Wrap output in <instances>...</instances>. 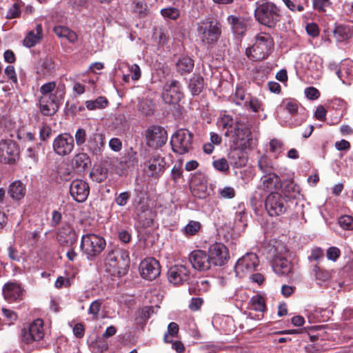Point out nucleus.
I'll return each mask as SVG.
<instances>
[{
	"instance_id": "c9c22d12",
	"label": "nucleus",
	"mask_w": 353,
	"mask_h": 353,
	"mask_svg": "<svg viewBox=\"0 0 353 353\" xmlns=\"http://www.w3.org/2000/svg\"><path fill=\"white\" fill-rule=\"evenodd\" d=\"M282 192L283 195H286L291 199V197H294L292 194L299 192V187L292 180H285L281 183Z\"/></svg>"
},
{
	"instance_id": "dca6fc26",
	"label": "nucleus",
	"mask_w": 353,
	"mask_h": 353,
	"mask_svg": "<svg viewBox=\"0 0 353 353\" xmlns=\"http://www.w3.org/2000/svg\"><path fill=\"white\" fill-rule=\"evenodd\" d=\"M160 264L154 258L144 259L139 265L141 276L147 280L152 281L160 274Z\"/></svg>"
},
{
	"instance_id": "864d4df0",
	"label": "nucleus",
	"mask_w": 353,
	"mask_h": 353,
	"mask_svg": "<svg viewBox=\"0 0 353 353\" xmlns=\"http://www.w3.org/2000/svg\"><path fill=\"white\" fill-rule=\"evenodd\" d=\"M127 65L128 68V71L132 74L131 79L133 81L139 80L140 79L141 74V69H140L139 66L135 63L132 64V65L127 64Z\"/></svg>"
},
{
	"instance_id": "de8ad7c7",
	"label": "nucleus",
	"mask_w": 353,
	"mask_h": 353,
	"mask_svg": "<svg viewBox=\"0 0 353 353\" xmlns=\"http://www.w3.org/2000/svg\"><path fill=\"white\" fill-rule=\"evenodd\" d=\"M339 224L344 230H352L353 217L348 215L342 216L339 219Z\"/></svg>"
},
{
	"instance_id": "20e7f679",
	"label": "nucleus",
	"mask_w": 353,
	"mask_h": 353,
	"mask_svg": "<svg viewBox=\"0 0 353 353\" xmlns=\"http://www.w3.org/2000/svg\"><path fill=\"white\" fill-rule=\"evenodd\" d=\"M197 32L203 45L212 48L221 35V25L217 21L205 19L197 25Z\"/></svg>"
},
{
	"instance_id": "a19ab883",
	"label": "nucleus",
	"mask_w": 353,
	"mask_h": 353,
	"mask_svg": "<svg viewBox=\"0 0 353 353\" xmlns=\"http://www.w3.org/2000/svg\"><path fill=\"white\" fill-rule=\"evenodd\" d=\"M201 225L199 221H190L182 230L187 236L195 235L201 229Z\"/></svg>"
},
{
	"instance_id": "ea45409f",
	"label": "nucleus",
	"mask_w": 353,
	"mask_h": 353,
	"mask_svg": "<svg viewBox=\"0 0 353 353\" xmlns=\"http://www.w3.org/2000/svg\"><path fill=\"white\" fill-rule=\"evenodd\" d=\"M90 175L92 181L101 183L107 178L108 171L107 169L98 166L91 171Z\"/></svg>"
},
{
	"instance_id": "6ab92c4d",
	"label": "nucleus",
	"mask_w": 353,
	"mask_h": 353,
	"mask_svg": "<svg viewBox=\"0 0 353 353\" xmlns=\"http://www.w3.org/2000/svg\"><path fill=\"white\" fill-rule=\"evenodd\" d=\"M90 188L88 184L81 179L74 180L70 186V193L74 200L82 203L86 200L89 195Z\"/></svg>"
},
{
	"instance_id": "1a4fd4ad",
	"label": "nucleus",
	"mask_w": 353,
	"mask_h": 353,
	"mask_svg": "<svg viewBox=\"0 0 353 353\" xmlns=\"http://www.w3.org/2000/svg\"><path fill=\"white\" fill-rule=\"evenodd\" d=\"M64 92L59 88L49 96H41L39 100L41 112L46 116L53 115L59 109V103L63 98Z\"/></svg>"
},
{
	"instance_id": "393cba45",
	"label": "nucleus",
	"mask_w": 353,
	"mask_h": 353,
	"mask_svg": "<svg viewBox=\"0 0 353 353\" xmlns=\"http://www.w3.org/2000/svg\"><path fill=\"white\" fill-rule=\"evenodd\" d=\"M261 188L264 191H272L281 188V181L278 175L274 173L270 172L261 179Z\"/></svg>"
},
{
	"instance_id": "6e6552de",
	"label": "nucleus",
	"mask_w": 353,
	"mask_h": 353,
	"mask_svg": "<svg viewBox=\"0 0 353 353\" xmlns=\"http://www.w3.org/2000/svg\"><path fill=\"white\" fill-rule=\"evenodd\" d=\"M259 265L258 256L255 253L248 252L236 261L234 266L236 275L241 278L251 274Z\"/></svg>"
},
{
	"instance_id": "4c0bfd02",
	"label": "nucleus",
	"mask_w": 353,
	"mask_h": 353,
	"mask_svg": "<svg viewBox=\"0 0 353 353\" xmlns=\"http://www.w3.org/2000/svg\"><path fill=\"white\" fill-rule=\"evenodd\" d=\"M204 86L203 79L200 76H194L190 80L189 88L193 94H199Z\"/></svg>"
},
{
	"instance_id": "ddd939ff",
	"label": "nucleus",
	"mask_w": 353,
	"mask_h": 353,
	"mask_svg": "<svg viewBox=\"0 0 353 353\" xmlns=\"http://www.w3.org/2000/svg\"><path fill=\"white\" fill-rule=\"evenodd\" d=\"M165 166V158L154 154L145 162V172L148 176L159 178L164 172Z\"/></svg>"
},
{
	"instance_id": "e433bc0d",
	"label": "nucleus",
	"mask_w": 353,
	"mask_h": 353,
	"mask_svg": "<svg viewBox=\"0 0 353 353\" xmlns=\"http://www.w3.org/2000/svg\"><path fill=\"white\" fill-rule=\"evenodd\" d=\"M108 103V101L104 97H99L94 100H88L85 102L86 108L90 110L105 108Z\"/></svg>"
},
{
	"instance_id": "4d7b16f0",
	"label": "nucleus",
	"mask_w": 353,
	"mask_h": 353,
	"mask_svg": "<svg viewBox=\"0 0 353 353\" xmlns=\"http://www.w3.org/2000/svg\"><path fill=\"white\" fill-rule=\"evenodd\" d=\"M247 94L244 89L241 87H236L234 93V100L236 103L238 105L241 104V101H243L247 99Z\"/></svg>"
},
{
	"instance_id": "473e14b6",
	"label": "nucleus",
	"mask_w": 353,
	"mask_h": 353,
	"mask_svg": "<svg viewBox=\"0 0 353 353\" xmlns=\"http://www.w3.org/2000/svg\"><path fill=\"white\" fill-rule=\"evenodd\" d=\"M176 68L181 74L190 73L194 68V62L188 57H182L176 62Z\"/></svg>"
},
{
	"instance_id": "09e8293b",
	"label": "nucleus",
	"mask_w": 353,
	"mask_h": 353,
	"mask_svg": "<svg viewBox=\"0 0 353 353\" xmlns=\"http://www.w3.org/2000/svg\"><path fill=\"white\" fill-rule=\"evenodd\" d=\"M130 196L131 193L130 192H123L115 197L114 201L119 206H125L128 203Z\"/></svg>"
},
{
	"instance_id": "b1692460",
	"label": "nucleus",
	"mask_w": 353,
	"mask_h": 353,
	"mask_svg": "<svg viewBox=\"0 0 353 353\" xmlns=\"http://www.w3.org/2000/svg\"><path fill=\"white\" fill-rule=\"evenodd\" d=\"M57 241L61 244L72 245L77 239V235L69 224H64L57 232Z\"/></svg>"
},
{
	"instance_id": "412c9836",
	"label": "nucleus",
	"mask_w": 353,
	"mask_h": 353,
	"mask_svg": "<svg viewBox=\"0 0 353 353\" xmlns=\"http://www.w3.org/2000/svg\"><path fill=\"white\" fill-rule=\"evenodd\" d=\"M189 260L192 266L199 271L209 270L212 264L209 256L203 250H194L192 252Z\"/></svg>"
},
{
	"instance_id": "f8f14e48",
	"label": "nucleus",
	"mask_w": 353,
	"mask_h": 353,
	"mask_svg": "<svg viewBox=\"0 0 353 353\" xmlns=\"http://www.w3.org/2000/svg\"><path fill=\"white\" fill-rule=\"evenodd\" d=\"M74 138L70 133H61L53 141V150L60 156H65L72 152L74 148Z\"/></svg>"
},
{
	"instance_id": "c03bdc74",
	"label": "nucleus",
	"mask_w": 353,
	"mask_h": 353,
	"mask_svg": "<svg viewBox=\"0 0 353 353\" xmlns=\"http://www.w3.org/2000/svg\"><path fill=\"white\" fill-rule=\"evenodd\" d=\"M161 13L164 17H167L173 20L176 19L180 14L179 10L177 8L173 7L163 8L161 10Z\"/></svg>"
},
{
	"instance_id": "680f3d73",
	"label": "nucleus",
	"mask_w": 353,
	"mask_h": 353,
	"mask_svg": "<svg viewBox=\"0 0 353 353\" xmlns=\"http://www.w3.org/2000/svg\"><path fill=\"white\" fill-rule=\"evenodd\" d=\"M219 194L222 198L232 199L235 196V190L232 187H225L220 190Z\"/></svg>"
},
{
	"instance_id": "49530a36",
	"label": "nucleus",
	"mask_w": 353,
	"mask_h": 353,
	"mask_svg": "<svg viewBox=\"0 0 353 353\" xmlns=\"http://www.w3.org/2000/svg\"><path fill=\"white\" fill-rule=\"evenodd\" d=\"M56 88V83L54 81H50L43 84L40 88V92L42 94L41 96H49L51 94H53L52 92H55Z\"/></svg>"
},
{
	"instance_id": "9b49d317",
	"label": "nucleus",
	"mask_w": 353,
	"mask_h": 353,
	"mask_svg": "<svg viewBox=\"0 0 353 353\" xmlns=\"http://www.w3.org/2000/svg\"><path fill=\"white\" fill-rule=\"evenodd\" d=\"M43 336V322L40 319H36L21 330V340L27 344L33 341H39Z\"/></svg>"
},
{
	"instance_id": "a211bd4d",
	"label": "nucleus",
	"mask_w": 353,
	"mask_h": 353,
	"mask_svg": "<svg viewBox=\"0 0 353 353\" xmlns=\"http://www.w3.org/2000/svg\"><path fill=\"white\" fill-rule=\"evenodd\" d=\"M230 133L232 134L237 144L245 148L249 145L251 132L245 124L237 122L233 130L226 131L225 135L229 136Z\"/></svg>"
},
{
	"instance_id": "aec40b11",
	"label": "nucleus",
	"mask_w": 353,
	"mask_h": 353,
	"mask_svg": "<svg viewBox=\"0 0 353 353\" xmlns=\"http://www.w3.org/2000/svg\"><path fill=\"white\" fill-rule=\"evenodd\" d=\"M17 145L12 141L8 140L0 143V157L7 163H13L19 156Z\"/></svg>"
},
{
	"instance_id": "a18cd8bd",
	"label": "nucleus",
	"mask_w": 353,
	"mask_h": 353,
	"mask_svg": "<svg viewBox=\"0 0 353 353\" xmlns=\"http://www.w3.org/2000/svg\"><path fill=\"white\" fill-rule=\"evenodd\" d=\"M253 309L256 311L263 312L265 307V301L261 296H254L251 299Z\"/></svg>"
},
{
	"instance_id": "cd10ccee",
	"label": "nucleus",
	"mask_w": 353,
	"mask_h": 353,
	"mask_svg": "<svg viewBox=\"0 0 353 353\" xmlns=\"http://www.w3.org/2000/svg\"><path fill=\"white\" fill-rule=\"evenodd\" d=\"M228 159L230 164L236 168L243 167L248 162L246 153L238 149H234L229 153Z\"/></svg>"
},
{
	"instance_id": "f257e3e1",
	"label": "nucleus",
	"mask_w": 353,
	"mask_h": 353,
	"mask_svg": "<svg viewBox=\"0 0 353 353\" xmlns=\"http://www.w3.org/2000/svg\"><path fill=\"white\" fill-rule=\"evenodd\" d=\"M105 270L112 276L121 277L127 274L130 265L129 253L124 249L109 250L105 262Z\"/></svg>"
},
{
	"instance_id": "2f4dec72",
	"label": "nucleus",
	"mask_w": 353,
	"mask_h": 353,
	"mask_svg": "<svg viewBox=\"0 0 353 353\" xmlns=\"http://www.w3.org/2000/svg\"><path fill=\"white\" fill-rule=\"evenodd\" d=\"M54 32L59 38H65L70 43H75L77 41V34L65 26H56L53 29Z\"/></svg>"
},
{
	"instance_id": "603ef678",
	"label": "nucleus",
	"mask_w": 353,
	"mask_h": 353,
	"mask_svg": "<svg viewBox=\"0 0 353 353\" xmlns=\"http://www.w3.org/2000/svg\"><path fill=\"white\" fill-rule=\"evenodd\" d=\"M102 302L100 300H95L93 301L89 309L88 313L93 315L94 319H98V314L101 310Z\"/></svg>"
},
{
	"instance_id": "a878e982",
	"label": "nucleus",
	"mask_w": 353,
	"mask_h": 353,
	"mask_svg": "<svg viewBox=\"0 0 353 353\" xmlns=\"http://www.w3.org/2000/svg\"><path fill=\"white\" fill-rule=\"evenodd\" d=\"M272 268L276 274L285 276L292 272V266L286 259L276 256L274 260Z\"/></svg>"
},
{
	"instance_id": "f3484780",
	"label": "nucleus",
	"mask_w": 353,
	"mask_h": 353,
	"mask_svg": "<svg viewBox=\"0 0 353 353\" xmlns=\"http://www.w3.org/2000/svg\"><path fill=\"white\" fill-rule=\"evenodd\" d=\"M168 281L174 285H181L190 279V270L183 265H176L168 271Z\"/></svg>"
},
{
	"instance_id": "79ce46f5",
	"label": "nucleus",
	"mask_w": 353,
	"mask_h": 353,
	"mask_svg": "<svg viewBox=\"0 0 353 353\" xmlns=\"http://www.w3.org/2000/svg\"><path fill=\"white\" fill-rule=\"evenodd\" d=\"M88 136L85 129L79 128L74 134V140L77 146H82L88 141Z\"/></svg>"
},
{
	"instance_id": "774afa93",
	"label": "nucleus",
	"mask_w": 353,
	"mask_h": 353,
	"mask_svg": "<svg viewBox=\"0 0 353 353\" xmlns=\"http://www.w3.org/2000/svg\"><path fill=\"white\" fill-rule=\"evenodd\" d=\"M307 33L312 37H316L319 34V29L316 24L312 23H308L305 28Z\"/></svg>"
},
{
	"instance_id": "f03ea898",
	"label": "nucleus",
	"mask_w": 353,
	"mask_h": 353,
	"mask_svg": "<svg viewBox=\"0 0 353 353\" xmlns=\"http://www.w3.org/2000/svg\"><path fill=\"white\" fill-rule=\"evenodd\" d=\"M254 18L260 24L272 28L281 21V12L275 3L262 0L256 3Z\"/></svg>"
},
{
	"instance_id": "3c124183",
	"label": "nucleus",
	"mask_w": 353,
	"mask_h": 353,
	"mask_svg": "<svg viewBox=\"0 0 353 353\" xmlns=\"http://www.w3.org/2000/svg\"><path fill=\"white\" fill-rule=\"evenodd\" d=\"M248 105L250 109L254 112H258L263 110L262 102L256 97H251L249 99Z\"/></svg>"
},
{
	"instance_id": "f704fd0d",
	"label": "nucleus",
	"mask_w": 353,
	"mask_h": 353,
	"mask_svg": "<svg viewBox=\"0 0 353 353\" xmlns=\"http://www.w3.org/2000/svg\"><path fill=\"white\" fill-rule=\"evenodd\" d=\"M75 168L79 170H85L91 164L89 156L84 152L79 153L73 159Z\"/></svg>"
},
{
	"instance_id": "0e129e2a",
	"label": "nucleus",
	"mask_w": 353,
	"mask_h": 353,
	"mask_svg": "<svg viewBox=\"0 0 353 353\" xmlns=\"http://www.w3.org/2000/svg\"><path fill=\"white\" fill-rule=\"evenodd\" d=\"M305 94L307 98L311 100L317 99L320 96L319 91L314 87L307 88Z\"/></svg>"
},
{
	"instance_id": "bf43d9fd",
	"label": "nucleus",
	"mask_w": 353,
	"mask_h": 353,
	"mask_svg": "<svg viewBox=\"0 0 353 353\" xmlns=\"http://www.w3.org/2000/svg\"><path fill=\"white\" fill-rule=\"evenodd\" d=\"M220 125H222L223 128H227L228 130H229V128L233 130V119L230 116L224 114L220 120Z\"/></svg>"
},
{
	"instance_id": "69168bd1",
	"label": "nucleus",
	"mask_w": 353,
	"mask_h": 353,
	"mask_svg": "<svg viewBox=\"0 0 353 353\" xmlns=\"http://www.w3.org/2000/svg\"><path fill=\"white\" fill-rule=\"evenodd\" d=\"M340 250L336 247H330L327 250V257L331 261H335L340 256Z\"/></svg>"
},
{
	"instance_id": "13d9d810",
	"label": "nucleus",
	"mask_w": 353,
	"mask_h": 353,
	"mask_svg": "<svg viewBox=\"0 0 353 353\" xmlns=\"http://www.w3.org/2000/svg\"><path fill=\"white\" fill-rule=\"evenodd\" d=\"M324 256L323 250L320 248H315L311 252V254L308 256L310 261H318Z\"/></svg>"
},
{
	"instance_id": "7ed1b4c3",
	"label": "nucleus",
	"mask_w": 353,
	"mask_h": 353,
	"mask_svg": "<svg viewBox=\"0 0 353 353\" xmlns=\"http://www.w3.org/2000/svg\"><path fill=\"white\" fill-rule=\"evenodd\" d=\"M273 46L272 37L269 34L261 32L256 36L254 43L246 49L245 54L252 61H262L270 55Z\"/></svg>"
},
{
	"instance_id": "c85d7f7f",
	"label": "nucleus",
	"mask_w": 353,
	"mask_h": 353,
	"mask_svg": "<svg viewBox=\"0 0 353 353\" xmlns=\"http://www.w3.org/2000/svg\"><path fill=\"white\" fill-rule=\"evenodd\" d=\"M42 31L41 25L37 24L35 28V31L32 30L26 35L23 39V45L28 48L34 46L42 38Z\"/></svg>"
},
{
	"instance_id": "c756f323",
	"label": "nucleus",
	"mask_w": 353,
	"mask_h": 353,
	"mask_svg": "<svg viewBox=\"0 0 353 353\" xmlns=\"http://www.w3.org/2000/svg\"><path fill=\"white\" fill-rule=\"evenodd\" d=\"M228 21L236 34L242 36L246 30V21L243 17L230 15L228 17Z\"/></svg>"
},
{
	"instance_id": "bb28decb",
	"label": "nucleus",
	"mask_w": 353,
	"mask_h": 353,
	"mask_svg": "<svg viewBox=\"0 0 353 353\" xmlns=\"http://www.w3.org/2000/svg\"><path fill=\"white\" fill-rule=\"evenodd\" d=\"M102 134L99 133H92L89 135L86 145L90 151L97 154L104 145V140Z\"/></svg>"
},
{
	"instance_id": "39448f33",
	"label": "nucleus",
	"mask_w": 353,
	"mask_h": 353,
	"mask_svg": "<svg viewBox=\"0 0 353 353\" xmlns=\"http://www.w3.org/2000/svg\"><path fill=\"white\" fill-rule=\"evenodd\" d=\"M292 199L279 192H272L265 200V208L270 216H279L288 212Z\"/></svg>"
},
{
	"instance_id": "8fccbe9b",
	"label": "nucleus",
	"mask_w": 353,
	"mask_h": 353,
	"mask_svg": "<svg viewBox=\"0 0 353 353\" xmlns=\"http://www.w3.org/2000/svg\"><path fill=\"white\" fill-rule=\"evenodd\" d=\"M260 170L264 173H270L273 169L272 165L266 157H261L258 162Z\"/></svg>"
},
{
	"instance_id": "37998d69",
	"label": "nucleus",
	"mask_w": 353,
	"mask_h": 353,
	"mask_svg": "<svg viewBox=\"0 0 353 353\" xmlns=\"http://www.w3.org/2000/svg\"><path fill=\"white\" fill-rule=\"evenodd\" d=\"M41 67L43 74H50L54 70V63L51 57H46L41 59Z\"/></svg>"
},
{
	"instance_id": "052dcab7",
	"label": "nucleus",
	"mask_w": 353,
	"mask_h": 353,
	"mask_svg": "<svg viewBox=\"0 0 353 353\" xmlns=\"http://www.w3.org/2000/svg\"><path fill=\"white\" fill-rule=\"evenodd\" d=\"M214 168L219 171L225 172L229 169L228 161L225 159H220L213 163Z\"/></svg>"
},
{
	"instance_id": "0eeeda50",
	"label": "nucleus",
	"mask_w": 353,
	"mask_h": 353,
	"mask_svg": "<svg viewBox=\"0 0 353 353\" xmlns=\"http://www.w3.org/2000/svg\"><path fill=\"white\" fill-rule=\"evenodd\" d=\"M170 143L174 152L185 154L192 148V134L186 129H179L172 135Z\"/></svg>"
},
{
	"instance_id": "2eb2a0df",
	"label": "nucleus",
	"mask_w": 353,
	"mask_h": 353,
	"mask_svg": "<svg viewBox=\"0 0 353 353\" xmlns=\"http://www.w3.org/2000/svg\"><path fill=\"white\" fill-rule=\"evenodd\" d=\"M162 97L166 103L176 104L179 103L183 97L179 82L173 80L170 83H166L163 87Z\"/></svg>"
},
{
	"instance_id": "4468645a",
	"label": "nucleus",
	"mask_w": 353,
	"mask_h": 353,
	"mask_svg": "<svg viewBox=\"0 0 353 353\" xmlns=\"http://www.w3.org/2000/svg\"><path fill=\"white\" fill-rule=\"evenodd\" d=\"M209 254L212 264L218 266H222L225 264L229 258L228 249L221 243H215L210 245L209 248Z\"/></svg>"
},
{
	"instance_id": "5fc2aeb1",
	"label": "nucleus",
	"mask_w": 353,
	"mask_h": 353,
	"mask_svg": "<svg viewBox=\"0 0 353 353\" xmlns=\"http://www.w3.org/2000/svg\"><path fill=\"white\" fill-rule=\"evenodd\" d=\"M312 3L314 8L320 12L325 11L331 4L330 0H312Z\"/></svg>"
},
{
	"instance_id": "6e6d98bb",
	"label": "nucleus",
	"mask_w": 353,
	"mask_h": 353,
	"mask_svg": "<svg viewBox=\"0 0 353 353\" xmlns=\"http://www.w3.org/2000/svg\"><path fill=\"white\" fill-rule=\"evenodd\" d=\"M21 14V10L18 3H14L8 10L6 18L8 19L19 17Z\"/></svg>"
},
{
	"instance_id": "4be33fe9",
	"label": "nucleus",
	"mask_w": 353,
	"mask_h": 353,
	"mask_svg": "<svg viewBox=\"0 0 353 353\" xmlns=\"http://www.w3.org/2000/svg\"><path fill=\"white\" fill-rule=\"evenodd\" d=\"M137 218L143 228H148L153 225L155 212L147 204H141L136 209Z\"/></svg>"
},
{
	"instance_id": "72a5a7b5",
	"label": "nucleus",
	"mask_w": 353,
	"mask_h": 353,
	"mask_svg": "<svg viewBox=\"0 0 353 353\" xmlns=\"http://www.w3.org/2000/svg\"><path fill=\"white\" fill-rule=\"evenodd\" d=\"M138 110L143 116H150L154 112V104L150 99H142L139 101Z\"/></svg>"
},
{
	"instance_id": "e2e57ef3",
	"label": "nucleus",
	"mask_w": 353,
	"mask_h": 353,
	"mask_svg": "<svg viewBox=\"0 0 353 353\" xmlns=\"http://www.w3.org/2000/svg\"><path fill=\"white\" fill-rule=\"evenodd\" d=\"M183 176V171L181 165H174L171 171V176L174 183H177L179 179Z\"/></svg>"
},
{
	"instance_id": "5701e85b",
	"label": "nucleus",
	"mask_w": 353,
	"mask_h": 353,
	"mask_svg": "<svg viewBox=\"0 0 353 353\" xmlns=\"http://www.w3.org/2000/svg\"><path fill=\"white\" fill-rule=\"evenodd\" d=\"M3 294L4 299L11 303L21 299L23 290L19 283L9 282L3 285Z\"/></svg>"
},
{
	"instance_id": "58836bf2",
	"label": "nucleus",
	"mask_w": 353,
	"mask_h": 353,
	"mask_svg": "<svg viewBox=\"0 0 353 353\" xmlns=\"http://www.w3.org/2000/svg\"><path fill=\"white\" fill-rule=\"evenodd\" d=\"M179 325L174 322L170 323L168 326V330L163 336L165 343H172L173 337H177L179 334Z\"/></svg>"
},
{
	"instance_id": "7c9ffc66",
	"label": "nucleus",
	"mask_w": 353,
	"mask_h": 353,
	"mask_svg": "<svg viewBox=\"0 0 353 353\" xmlns=\"http://www.w3.org/2000/svg\"><path fill=\"white\" fill-rule=\"evenodd\" d=\"M26 189L20 181H15L10 185L8 194L14 200H20L24 197Z\"/></svg>"
},
{
	"instance_id": "338daca9",
	"label": "nucleus",
	"mask_w": 353,
	"mask_h": 353,
	"mask_svg": "<svg viewBox=\"0 0 353 353\" xmlns=\"http://www.w3.org/2000/svg\"><path fill=\"white\" fill-rule=\"evenodd\" d=\"M41 144H37L35 147H30L28 148V156L33 159L34 161H37L39 158V150L40 149Z\"/></svg>"
},
{
	"instance_id": "423d86ee",
	"label": "nucleus",
	"mask_w": 353,
	"mask_h": 353,
	"mask_svg": "<svg viewBox=\"0 0 353 353\" xmlns=\"http://www.w3.org/2000/svg\"><path fill=\"white\" fill-rule=\"evenodd\" d=\"M105 246V240L99 235L87 234L81 237V249L89 260H93L98 256Z\"/></svg>"
},
{
	"instance_id": "9d476101",
	"label": "nucleus",
	"mask_w": 353,
	"mask_h": 353,
	"mask_svg": "<svg viewBox=\"0 0 353 353\" xmlns=\"http://www.w3.org/2000/svg\"><path fill=\"white\" fill-rule=\"evenodd\" d=\"M145 143L148 147L157 149L165 144L168 134L163 127L152 125L145 130Z\"/></svg>"
}]
</instances>
